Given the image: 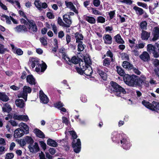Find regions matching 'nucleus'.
<instances>
[{
	"mask_svg": "<svg viewBox=\"0 0 159 159\" xmlns=\"http://www.w3.org/2000/svg\"><path fill=\"white\" fill-rule=\"evenodd\" d=\"M84 61H81L80 62L79 66L80 68H76L77 72L80 74L84 73L86 75L90 76L92 74L93 70L90 66L91 61L89 58L84 57Z\"/></svg>",
	"mask_w": 159,
	"mask_h": 159,
	"instance_id": "obj_1",
	"label": "nucleus"
},
{
	"mask_svg": "<svg viewBox=\"0 0 159 159\" xmlns=\"http://www.w3.org/2000/svg\"><path fill=\"white\" fill-rule=\"evenodd\" d=\"M29 64L32 68L35 66V71L39 74L43 72L47 68V66L45 63H40L38 59L36 58H31L30 59Z\"/></svg>",
	"mask_w": 159,
	"mask_h": 159,
	"instance_id": "obj_2",
	"label": "nucleus"
},
{
	"mask_svg": "<svg viewBox=\"0 0 159 159\" xmlns=\"http://www.w3.org/2000/svg\"><path fill=\"white\" fill-rule=\"evenodd\" d=\"M113 137H112V140L116 142L119 143L120 140L121 144H122V147L126 150L129 149L131 146V144L129 141L126 139L124 138L123 136L120 134H117L116 132L113 133Z\"/></svg>",
	"mask_w": 159,
	"mask_h": 159,
	"instance_id": "obj_3",
	"label": "nucleus"
},
{
	"mask_svg": "<svg viewBox=\"0 0 159 159\" xmlns=\"http://www.w3.org/2000/svg\"><path fill=\"white\" fill-rule=\"evenodd\" d=\"M111 89L116 96L121 97L122 94H125L126 93L125 89L117 83L111 81Z\"/></svg>",
	"mask_w": 159,
	"mask_h": 159,
	"instance_id": "obj_4",
	"label": "nucleus"
},
{
	"mask_svg": "<svg viewBox=\"0 0 159 159\" xmlns=\"http://www.w3.org/2000/svg\"><path fill=\"white\" fill-rule=\"evenodd\" d=\"M124 80L125 83L129 86H135L137 85L135 75L131 76L128 74L125 75L124 77Z\"/></svg>",
	"mask_w": 159,
	"mask_h": 159,
	"instance_id": "obj_5",
	"label": "nucleus"
},
{
	"mask_svg": "<svg viewBox=\"0 0 159 159\" xmlns=\"http://www.w3.org/2000/svg\"><path fill=\"white\" fill-rule=\"evenodd\" d=\"M143 104L146 107L153 111L156 110H159V102L155 101H153L152 103L145 101L142 102Z\"/></svg>",
	"mask_w": 159,
	"mask_h": 159,
	"instance_id": "obj_6",
	"label": "nucleus"
},
{
	"mask_svg": "<svg viewBox=\"0 0 159 159\" xmlns=\"http://www.w3.org/2000/svg\"><path fill=\"white\" fill-rule=\"evenodd\" d=\"M62 55V58L66 61V63L71 65L72 63L77 64L78 63V60L75 56L73 57L71 59L64 52H60Z\"/></svg>",
	"mask_w": 159,
	"mask_h": 159,
	"instance_id": "obj_7",
	"label": "nucleus"
},
{
	"mask_svg": "<svg viewBox=\"0 0 159 159\" xmlns=\"http://www.w3.org/2000/svg\"><path fill=\"white\" fill-rule=\"evenodd\" d=\"M32 91L31 88L29 86H24L23 88V92L18 95L19 98H22L26 101L27 100L28 93H30Z\"/></svg>",
	"mask_w": 159,
	"mask_h": 159,
	"instance_id": "obj_8",
	"label": "nucleus"
},
{
	"mask_svg": "<svg viewBox=\"0 0 159 159\" xmlns=\"http://www.w3.org/2000/svg\"><path fill=\"white\" fill-rule=\"evenodd\" d=\"M28 23L27 25V28L31 32H36L37 31L38 29L34 21L33 20L27 19Z\"/></svg>",
	"mask_w": 159,
	"mask_h": 159,
	"instance_id": "obj_9",
	"label": "nucleus"
},
{
	"mask_svg": "<svg viewBox=\"0 0 159 159\" xmlns=\"http://www.w3.org/2000/svg\"><path fill=\"white\" fill-rule=\"evenodd\" d=\"M72 147L74 148V152L76 153H79L81 149V142L80 139L73 140L72 143Z\"/></svg>",
	"mask_w": 159,
	"mask_h": 159,
	"instance_id": "obj_10",
	"label": "nucleus"
},
{
	"mask_svg": "<svg viewBox=\"0 0 159 159\" xmlns=\"http://www.w3.org/2000/svg\"><path fill=\"white\" fill-rule=\"evenodd\" d=\"M30 151L33 153H36L39 150V147L37 143L30 144L28 146Z\"/></svg>",
	"mask_w": 159,
	"mask_h": 159,
	"instance_id": "obj_11",
	"label": "nucleus"
},
{
	"mask_svg": "<svg viewBox=\"0 0 159 159\" xmlns=\"http://www.w3.org/2000/svg\"><path fill=\"white\" fill-rule=\"evenodd\" d=\"M25 132L24 131L20 128H17L14 131V137L15 138H19L23 136Z\"/></svg>",
	"mask_w": 159,
	"mask_h": 159,
	"instance_id": "obj_12",
	"label": "nucleus"
},
{
	"mask_svg": "<svg viewBox=\"0 0 159 159\" xmlns=\"http://www.w3.org/2000/svg\"><path fill=\"white\" fill-rule=\"evenodd\" d=\"M65 3L67 7L69 8L70 10L76 13H78V11L76 10L75 7L73 3L70 2L65 1Z\"/></svg>",
	"mask_w": 159,
	"mask_h": 159,
	"instance_id": "obj_13",
	"label": "nucleus"
},
{
	"mask_svg": "<svg viewBox=\"0 0 159 159\" xmlns=\"http://www.w3.org/2000/svg\"><path fill=\"white\" fill-rule=\"evenodd\" d=\"M39 97L41 102L43 103H47L48 102V99L47 96L45 95L42 91L39 92Z\"/></svg>",
	"mask_w": 159,
	"mask_h": 159,
	"instance_id": "obj_14",
	"label": "nucleus"
},
{
	"mask_svg": "<svg viewBox=\"0 0 159 159\" xmlns=\"http://www.w3.org/2000/svg\"><path fill=\"white\" fill-rule=\"evenodd\" d=\"M140 59L144 61H147L150 60L149 55L146 52H144L140 56Z\"/></svg>",
	"mask_w": 159,
	"mask_h": 159,
	"instance_id": "obj_15",
	"label": "nucleus"
},
{
	"mask_svg": "<svg viewBox=\"0 0 159 159\" xmlns=\"http://www.w3.org/2000/svg\"><path fill=\"white\" fill-rule=\"evenodd\" d=\"M13 52L18 55H21L23 54V51L21 49L15 48L13 44L10 45Z\"/></svg>",
	"mask_w": 159,
	"mask_h": 159,
	"instance_id": "obj_16",
	"label": "nucleus"
},
{
	"mask_svg": "<svg viewBox=\"0 0 159 159\" xmlns=\"http://www.w3.org/2000/svg\"><path fill=\"white\" fill-rule=\"evenodd\" d=\"M153 37L152 38V40L155 41L159 38V28L157 27H155L153 33Z\"/></svg>",
	"mask_w": 159,
	"mask_h": 159,
	"instance_id": "obj_17",
	"label": "nucleus"
},
{
	"mask_svg": "<svg viewBox=\"0 0 159 159\" xmlns=\"http://www.w3.org/2000/svg\"><path fill=\"white\" fill-rule=\"evenodd\" d=\"M15 103L17 107L20 108H23L25 106V103L22 99H17L16 100Z\"/></svg>",
	"mask_w": 159,
	"mask_h": 159,
	"instance_id": "obj_18",
	"label": "nucleus"
},
{
	"mask_svg": "<svg viewBox=\"0 0 159 159\" xmlns=\"http://www.w3.org/2000/svg\"><path fill=\"white\" fill-rule=\"evenodd\" d=\"M84 19L91 24H94L96 22V20L92 16H84Z\"/></svg>",
	"mask_w": 159,
	"mask_h": 159,
	"instance_id": "obj_19",
	"label": "nucleus"
},
{
	"mask_svg": "<svg viewBox=\"0 0 159 159\" xmlns=\"http://www.w3.org/2000/svg\"><path fill=\"white\" fill-rule=\"evenodd\" d=\"M63 20L67 24V25L70 26V25L72 24V21L69 15L65 14L63 16Z\"/></svg>",
	"mask_w": 159,
	"mask_h": 159,
	"instance_id": "obj_20",
	"label": "nucleus"
},
{
	"mask_svg": "<svg viewBox=\"0 0 159 159\" xmlns=\"http://www.w3.org/2000/svg\"><path fill=\"white\" fill-rule=\"evenodd\" d=\"M150 33H148L144 30H142L141 34V38L143 40H147L150 37Z\"/></svg>",
	"mask_w": 159,
	"mask_h": 159,
	"instance_id": "obj_21",
	"label": "nucleus"
},
{
	"mask_svg": "<svg viewBox=\"0 0 159 159\" xmlns=\"http://www.w3.org/2000/svg\"><path fill=\"white\" fill-rule=\"evenodd\" d=\"M26 80L27 82L31 85L35 84L36 83L35 79L31 75H29L27 76Z\"/></svg>",
	"mask_w": 159,
	"mask_h": 159,
	"instance_id": "obj_22",
	"label": "nucleus"
},
{
	"mask_svg": "<svg viewBox=\"0 0 159 159\" xmlns=\"http://www.w3.org/2000/svg\"><path fill=\"white\" fill-rule=\"evenodd\" d=\"M34 132L36 136L39 138H44L45 137V135L39 129H37L34 130Z\"/></svg>",
	"mask_w": 159,
	"mask_h": 159,
	"instance_id": "obj_23",
	"label": "nucleus"
},
{
	"mask_svg": "<svg viewBox=\"0 0 159 159\" xmlns=\"http://www.w3.org/2000/svg\"><path fill=\"white\" fill-rule=\"evenodd\" d=\"M122 66L125 69H131L133 67V65L127 61H124L122 64Z\"/></svg>",
	"mask_w": 159,
	"mask_h": 159,
	"instance_id": "obj_24",
	"label": "nucleus"
},
{
	"mask_svg": "<svg viewBox=\"0 0 159 159\" xmlns=\"http://www.w3.org/2000/svg\"><path fill=\"white\" fill-rule=\"evenodd\" d=\"M16 31L19 32L22 31H27V28H26L25 26L24 25H19L15 28Z\"/></svg>",
	"mask_w": 159,
	"mask_h": 159,
	"instance_id": "obj_25",
	"label": "nucleus"
},
{
	"mask_svg": "<svg viewBox=\"0 0 159 159\" xmlns=\"http://www.w3.org/2000/svg\"><path fill=\"white\" fill-rule=\"evenodd\" d=\"M97 72L104 80H105L106 79L107 76L106 72L103 71L102 70L99 68L98 69Z\"/></svg>",
	"mask_w": 159,
	"mask_h": 159,
	"instance_id": "obj_26",
	"label": "nucleus"
},
{
	"mask_svg": "<svg viewBox=\"0 0 159 159\" xmlns=\"http://www.w3.org/2000/svg\"><path fill=\"white\" fill-rule=\"evenodd\" d=\"M104 42L106 43L111 44L112 43V38L109 34H106L103 37Z\"/></svg>",
	"mask_w": 159,
	"mask_h": 159,
	"instance_id": "obj_27",
	"label": "nucleus"
},
{
	"mask_svg": "<svg viewBox=\"0 0 159 159\" xmlns=\"http://www.w3.org/2000/svg\"><path fill=\"white\" fill-rule=\"evenodd\" d=\"M2 110L3 112L9 113L11 111V108L10 105L8 103H6L2 107Z\"/></svg>",
	"mask_w": 159,
	"mask_h": 159,
	"instance_id": "obj_28",
	"label": "nucleus"
},
{
	"mask_svg": "<svg viewBox=\"0 0 159 159\" xmlns=\"http://www.w3.org/2000/svg\"><path fill=\"white\" fill-rule=\"evenodd\" d=\"M19 126L20 127H22L25 130L24 132L25 134H27L29 133V128L28 126L25 124L23 123H20L19 125Z\"/></svg>",
	"mask_w": 159,
	"mask_h": 159,
	"instance_id": "obj_29",
	"label": "nucleus"
},
{
	"mask_svg": "<svg viewBox=\"0 0 159 159\" xmlns=\"http://www.w3.org/2000/svg\"><path fill=\"white\" fill-rule=\"evenodd\" d=\"M0 100L4 102H7L9 100V98L5 93L0 92Z\"/></svg>",
	"mask_w": 159,
	"mask_h": 159,
	"instance_id": "obj_30",
	"label": "nucleus"
},
{
	"mask_svg": "<svg viewBox=\"0 0 159 159\" xmlns=\"http://www.w3.org/2000/svg\"><path fill=\"white\" fill-rule=\"evenodd\" d=\"M47 144L48 145L53 147H56L57 145V143L55 141L50 139L48 140Z\"/></svg>",
	"mask_w": 159,
	"mask_h": 159,
	"instance_id": "obj_31",
	"label": "nucleus"
},
{
	"mask_svg": "<svg viewBox=\"0 0 159 159\" xmlns=\"http://www.w3.org/2000/svg\"><path fill=\"white\" fill-rule=\"evenodd\" d=\"M75 36L76 39V43H78L82 42L81 41L83 40V36L82 34L76 33L75 34Z\"/></svg>",
	"mask_w": 159,
	"mask_h": 159,
	"instance_id": "obj_32",
	"label": "nucleus"
},
{
	"mask_svg": "<svg viewBox=\"0 0 159 159\" xmlns=\"http://www.w3.org/2000/svg\"><path fill=\"white\" fill-rule=\"evenodd\" d=\"M145 77L143 76H141L138 79L136 78V83L137 84V85H140L143 83L145 80Z\"/></svg>",
	"mask_w": 159,
	"mask_h": 159,
	"instance_id": "obj_33",
	"label": "nucleus"
},
{
	"mask_svg": "<svg viewBox=\"0 0 159 159\" xmlns=\"http://www.w3.org/2000/svg\"><path fill=\"white\" fill-rule=\"evenodd\" d=\"M117 43H119L123 44L124 43V41L121 38L120 35L119 34H117L114 37Z\"/></svg>",
	"mask_w": 159,
	"mask_h": 159,
	"instance_id": "obj_34",
	"label": "nucleus"
},
{
	"mask_svg": "<svg viewBox=\"0 0 159 159\" xmlns=\"http://www.w3.org/2000/svg\"><path fill=\"white\" fill-rule=\"evenodd\" d=\"M133 9L135 11L136 13L139 15H141L143 13V10L137 6H134L133 7Z\"/></svg>",
	"mask_w": 159,
	"mask_h": 159,
	"instance_id": "obj_35",
	"label": "nucleus"
},
{
	"mask_svg": "<svg viewBox=\"0 0 159 159\" xmlns=\"http://www.w3.org/2000/svg\"><path fill=\"white\" fill-rule=\"evenodd\" d=\"M57 23L60 26L63 27H69L70 25L65 24L62 20L61 18L59 17L57 20Z\"/></svg>",
	"mask_w": 159,
	"mask_h": 159,
	"instance_id": "obj_36",
	"label": "nucleus"
},
{
	"mask_svg": "<svg viewBox=\"0 0 159 159\" xmlns=\"http://www.w3.org/2000/svg\"><path fill=\"white\" fill-rule=\"evenodd\" d=\"M147 51L150 53H152L156 49L154 46L152 44H148L147 46Z\"/></svg>",
	"mask_w": 159,
	"mask_h": 159,
	"instance_id": "obj_37",
	"label": "nucleus"
},
{
	"mask_svg": "<svg viewBox=\"0 0 159 159\" xmlns=\"http://www.w3.org/2000/svg\"><path fill=\"white\" fill-rule=\"evenodd\" d=\"M157 46L158 48L157 50H155L152 53L153 54V56L155 58H157L159 57V43H157Z\"/></svg>",
	"mask_w": 159,
	"mask_h": 159,
	"instance_id": "obj_38",
	"label": "nucleus"
},
{
	"mask_svg": "<svg viewBox=\"0 0 159 159\" xmlns=\"http://www.w3.org/2000/svg\"><path fill=\"white\" fill-rule=\"evenodd\" d=\"M117 73L120 76H123L124 75L125 73L122 68L120 66H116Z\"/></svg>",
	"mask_w": 159,
	"mask_h": 159,
	"instance_id": "obj_39",
	"label": "nucleus"
},
{
	"mask_svg": "<svg viewBox=\"0 0 159 159\" xmlns=\"http://www.w3.org/2000/svg\"><path fill=\"white\" fill-rule=\"evenodd\" d=\"M68 133H69V134L72 136V137L73 139H75L77 138V136L74 131L72 130L68 131L66 130L65 131L66 134H67Z\"/></svg>",
	"mask_w": 159,
	"mask_h": 159,
	"instance_id": "obj_40",
	"label": "nucleus"
},
{
	"mask_svg": "<svg viewBox=\"0 0 159 159\" xmlns=\"http://www.w3.org/2000/svg\"><path fill=\"white\" fill-rule=\"evenodd\" d=\"M111 61L109 58H106L103 61V65L107 67L110 64Z\"/></svg>",
	"mask_w": 159,
	"mask_h": 159,
	"instance_id": "obj_41",
	"label": "nucleus"
},
{
	"mask_svg": "<svg viewBox=\"0 0 159 159\" xmlns=\"http://www.w3.org/2000/svg\"><path fill=\"white\" fill-rule=\"evenodd\" d=\"M51 25L54 33L55 34H57L58 31L57 30L58 29V27L56 26L55 23H51Z\"/></svg>",
	"mask_w": 159,
	"mask_h": 159,
	"instance_id": "obj_42",
	"label": "nucleus"
},
{
	"mask_svg": "<svg viewBox=\"0 0 159 159\" xmlns=\"http://www.w3.org/2000/svg\"><path fill=\"white\" fill-rule=\"evenodd\" d=\"M107 56L111 58V61L114 62L115 61V58L113 57V55L112 52L109 50L106 53Z\"/></svg>",
	"mask_w": 159,
	"mask_h": 159,
	"instance_id": "obj_43",
	"label": "nucleus"
},
{
	"mask_svg": "<svg viewBox=\"0 0 159 159\" xmlns=\"http://www.w3.org/2000/svg\"><path fill=\"white\" fill-rule=\"evenodd\" d=\"M35 6L39 10L41 9V3L39 0H36L34 2Z\"/></svg>",
	"mask_w": 159,
	"mask_h": 159,
	"instance_id": "obj_44",
	"label": "nucleus"
},
{
	"mask_svg": "<svg viewBox=\"0 0 159 159\" xmlns=\"http://www.w3.org/2000/svg\"><path fill=\"white\" fill-rule=\"evenodd\" d=\"M78 50L79 51H82L83 50L84 48V45L82 44V42L78 43Z\"/></svg>",
	"mask_w": 159,
	"mask_h": 159,
	"instance_id": "obj_45",
	"label": "nucleus"
},
{
	"mask_svg": "<svg viewBox=\"0 0 159 159\" xmlns=\"http://www.w3.org/2000/svg\"><path fill=\"white\" fill-rule=\"evenodd\" d=\"M24 139L26 143H30L31 144L34 142L33 140L30 137L26 136Z\"/></svg>",
	"mask_w": 159,
	"mask_h": 159,
	"instance_id": "obj_46",
	"label": "nucleus"
},
{
	"mask_svg": "<svg viewBox=\"0 0 159 159\" xmlns=\"http://www.w3.org/2000/svg\"><path fill=\"white\" fill-rule=\"evenodd\" d=\"M18 143L21 147L25 146L27 143L24 139H23L18 140Z\"/></svg>",
	"mask_w": 159,
	"mask_h": 159,
	"instance_id": "obj_47",
	"label": "nucleus"
},
{
	"mask_svg": "<svg viewBox=\"0 0 159 159\" xmlns=\"http://www.w3.org/2000/svg\"><path fill=\"white\" fill-rule=\"evenodd\" d=\"M40 40L43 45L46 46L47 45V41L44 38L42 37L40 38Z\"/></svg>",
	"mask_w": 159,
	"mask_h": 159,
	"instance_id": "obj_48",
	"label": "nucleus"
},
{
	"mask_svg": "<svg viewBox=\"0 0 159 159\" xmlns=\"http://www.w3.org/2000/svg\"><path fill=\"white\" fill-rule=\"evenodd\" d=\"M137 4L139 6L141 7L144 8L148 9V6L147 4L145 3H143L140 2H138Z\"/></svg>",
	"mask_w": 159,
	"mask_h": 159,
	"instance_id": "obj_49",
	"label": "nucleus"
},
{
	"mask_svg": "<svg viewBox=\"0 0 159 159\" xmlns=\"http://www.w3.org/2000/svg\"><path fill=\"white\" fill-rule=\"evenodd\" d=\"M97 20L98 22L103 23L105 21V19L102 16H99L98 17Z\"/></svg>",
	"mask_w": 159,
	"mask_h": 159,
	"instance_id": "obj_50",
	"label": "nucleus"
},
{
	"mask_svg": "<svg viewBox=\"0 0 159 159\" xmlns=\"http://www.w3.org/2000/svg\"><path fill=\"white\" fill-rule=\"evenodd\" d=\"M92 13L97 15H102V13L100 12L99 11L97 10L96 9H94V8H92Z\"/></svg>",
	"mask_w": 159,
	"mask_h": 159,
	"instance_id": "obj_51",
	"label": "nucleus"
},
{
	"mask_svg": "<svg viewBox=\"0 0 159 159\" xmlns=\"http://www.w3.org/2000/svg\"><path fill=\"white\" fill-rule=\"evenodd\" d=\"M147 23L145 21L142 22L140 25V27L142 29H146L147 28Z\"/></svg>",
	"mask_w": 159,
	"mask_h": 159,
	"instance_id": "obj_52",
	"label": "nucleus"
},
{
	"mask_svg": "<svg viewBox=\"0 0 159 159\" xmlns=\"http://www.w3.org/2000/svg\"><path fill=\"white\" fill-rule=\"evenodd\" d=\"M14 155L12 153H9L6 154L5 159H11L13 158Z\"/></svg>",
	"mask_w": 159,
	"mask_h": 159,
	"instance_id": "obj_53",
	"label": "nucleus"
},
{
	"mask_svg": "<svg viewBox=\"0 0 159 159\" xmlns=\"http://www.w3.org/2000/svg\"><path fill=\"white\" fill-rule=\"evenodd\" d=\"M64 105L61 102H57L54 104L55 107L59 109L61 108Z\"/></svg>",
	"mask_w": 159,
	"mask_h": 159,
	"instance_id": "obj_54",
	"label": "nucleus"
},
{
	"mask_svg": "<svg viewBox=\"0 0 159 159\" xmlns=\"http://www.w3.org/2000/svg\"><path fill=\"white\" fill-rule=\"evenodd\" d=\"M21 121L22 120L25 121H27L29 120L28 117L27 115H20Z\"/></svg>",
	"mask_w": 159,
	"mask_h": 159,
	"instance_id": "obj_55",
	"label": "nucleus"
},
{
	"mask_svg": "<svg viewBox=\"0 0 159 159\" xmlns=\"http://www.w3.org/2000/svg\"><path fill=\"white\" fill-rule=\"evenodd\" d=\"M16 7H17L20 8V3L17 1H15L13 2L12 4Z\"/></svg>",
	"mask_w": 159,
	"mask_h": 159,
	"instance_id": "obj_56",
	"label": "nucleus"
},
{
	"mask_svg": "<svg viewBox=\"0 0 159 159\" xmlns=\"http://www.w3.org/2000/svg\"><path fill=\"white\" fill-rule=\"evenodd\" d=\"M47 16L49 18L51 19H53L54 17L53 13L51 12H48L47 13Z\"/></svg>",
	"mask_w": 159,
	"mask_h": 159,
	"instance_id": "obj_57",
	"label": "nucleus"
},
{
	"mask_svg": "<svg viewBox=\"0 0 159 159\" xmlns=\"http://www.w3.org/2000/svg\"><path fill=\"white\" fill-rule=\"evenodd\" d=\"M121 58L123 60H128L129 56L128 55L125 53H122L121 54Z\"/></svg>",
	"mask_w": 159,
	"mask_h": 159,
	"instance_id": "obj_58",
	"label": "nucleus"
},
{
	"mask_svg": "<svg viewBox=\"0 0 159 159\" xmlns=\"http://www.w3.org/2000/svg\"><path fill=\"white\" fill-rule=\"evenodd\" d=\"M20 115H18L17 114H14L13 116V118L15 120L21 121Z\"/></svg>",
	"mask_w": 159,
	"mask_h": 159,
	"instance_id": "obj_59",
	"label": "nucleus"
},
{
	"mask_svg": "<svg viewBox=\"0 0 159 159\" xmlns=\"http://www.w3.org/2000/svg\"><path fill=\"white\" fill-rule=\"evenodd\" d=\"M62 122L67 125H68L70 123L68 119L65 117H63L62 118Z\"/></svg>",
	"mask_w": 159,
	"mask_h": 159,
	"instance_id": "obj_60",
	"label": "nucleus"
},
{
	"mask_svg": "<svg viewBox=\"0 0 159 159\" xmlns=\"http://www.w3.org/2000/svg\"><path fill=\"white\" fill-rule=\"evenodd\" d=\"M40 145L43 149L44 151L46 149V144L43 141L40 142Z\"/></svg>",
	"mask_w": 159,
	"mask_h": 159,
	"instance_id": "obj_61",
	"label": "nucleus"
},
{
	"mask_svg": "<svg viewBox=\"0 0 159 159\" xmlns=\"http://www.w3.org/2000/svg\"><path fill=\"white\" fill-rule=\"evenodd\" d=\"M120 2L129 5L132 4V1L131 0H123L121 1Z\"/></svg>",
	"mask_w": 159,
	"mask_h": 159,
	"instance_id": "obj_62",
	"label": "nucleus"
},
{
	"mask_svg": "<svg viewBox=\"0 0 159 159\" xmlns=\"http://www.w3.org/2000/svg\"><path fill=\"white\" fill-rule=\"evenodd\" d=\"M93 4L95 7H98L100 4L99 0H93Z\"/></svg>",
	"mask_w": 159,
	"mask_h": 159,
	"instance_id": "obj_63",
	"label": "nucleus"
},
{
	"mask_svg": "<svg viewBox=\"0 0 159 159\" xmlns=\"http://www.w3.org/2000/svg\"><path fill=\"white\" fill-rule=\"evenodd\" d=\"M153 64L155 66H157L159 65V60L157 59H154L153 61Z\"/></svg>",
	"mask_w": 159,
	"mask_h": 159,
	"instance_id": "obj_64",
	"label": "nucleus"
}]
</instances>
